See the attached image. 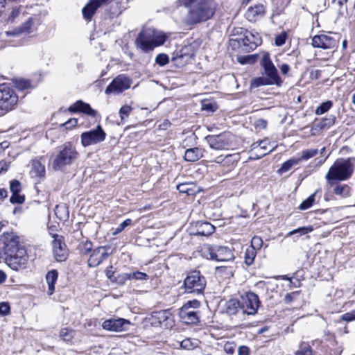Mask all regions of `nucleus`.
<instances>
[{"instance_id":"obj_63","label":"nucleus","mask_w":355,"mask_h":355,"mask_svg":"<svg viewBox=\"0 0 355 355\" xmlns=\"http://www.w3.org/2000/svg\"><path fill=\"white\" fill-rule=\"evenodd\" d=\"M20 89H27L30 87V83L28 80H20L17 85Z\"/></svg>"},{"instance_id":"obj_25","label":"nucleus","mask_w":355,"mask_h":355,"mask_svg":"<svg viewBox=\"0 0 355 355\" xmlns=\"http://www.w3.org/2000/svg\"><path fill=\"white\" fill-rule=\"evenodd\" d=\"M68 110L71 112H83L88 116H95L96 111L91 107V106L82 101H78L71 105Z\"/></svg>"},{"instance_id":"obj_23","label":"nucleus","mask_w":355,"mask_h":355,"mask_svg":"<svg viewBox=\"0 0 355 355\" xmlns=\"http://www.w3.org/2000/svg\"><path fill=\"white\" fill-rule=\"evenodd\" d=\"M266 13V8L261 3L256 4L248 8L245 17L251 22H255L262 18Z\"/></svg>"},{"instance_id":"obj_30","label":"nucleus","mask_w":355,"mask_h":355,"mask_svg":"<svg viewBox=\"0 0 355 355\" xmlns=\"http://www.w3.org/2000/svg\"><path fill=\"white\" fill-rule=\"evenodd\" d=\"M58 277V272L56 270L49 271L46 275V281L48 284V293L51 295L55 291V284Z\"/></svg>"},{"instance_id":"obj_20","label":"nucleus","mask_w":355,"mask_h":355,"mask_svg":"<svg viewBox=\"0 0 355 355\" xmlns=\"http://www.w3.org/2000/svg\"><path fill=\"white\" fill-rule=\"evenodd\" d=\"M108 255V248L105 246H101L94 249L88 259L89 266L96 267L98 266L107 258Z\"/></svg>"},{"instance_id":"obj_32","label":"nucleus","mask_w":355,"mask_h":355,"mask_svg":"<svg viewBox=\"0 0 355 355\" xmlns=\"http://www.w3.org/2000/svg\"><path fill=\"white\" fill-rule=\"evenodd\" d=\"M215 230V227L208 222H201L198 225L197 234L209 236Z\"/></svg>"},{"instance_id":"obj_62","label":"nucleus","mask_w":355,"mask_h":355,"mask_svg":"<svg viewBox=\"0 0 355 355\" xmlns=\"http://www.w3.org/2000/svg\"><path fill=\"white\" fill-rule=\"evenodd\" d=\"M10 163L4 160L0 161V173L6 171L8 169Z\"/></svg>"},{"instance_id":"obj_53","label":"nucleus","mask_w":355,"mask_h":355,"mask_svg":"<svg viewBox=\"0 0 355 355\" xmlns=\"http://www.w3.org/2000/svg\"><path fill=\"white\" fill-rule=\"evenodd\" d=\"M180 346L182 348L188 350L193 349L196 347L190 339L183 340L180 343Z\"/></svg>"},{"instance_id":"obj_24","label":"nucleus","mask_w":355,"mask_h":355,"mask_svg":"<svg viewBox=\"0 0 355 355\" xmlns=\"http://www.w3.org/2000/svg\"><path fill=\"white\" fill-rule=\"evenodd\" d=\"M206 140L209 146L216 150H223L228 145L225 135H209Z\"/></svg>"},{"instance_id":"obj_16","label":"nucleus","mask_w":355,"mask_h":355,"mask_svg":"<svg viewBox=\"0 0 355 355\" xmlns=\"http://www.w3.org/2000/svg\"><path fill=\"white\" fill-rule=\"evenodd\" d=\"M209 259L217 261H230L234 259L232 251L227 247L207 248Z\"/></svg>"},{"instance_id":"obj_9","label":"nucleus","mask_w":355,"mask_h":355,"mask_svg":"<svg viewBox=\"0 0 355 355\" xmlns=\"http://www.w3.org/2000/svg\"><path fill=\"white\" fill-rule=\"evenodd\" d=\"M184 286L188 292L199 294L205 289L206 281L205 277L200 275V272L193 271L185 279Z\"/></svg>"},{"instance_id":"obj_3","label":"nucleus","mask_w":355,"mask_h":355,"mask_svg":"<svg viewBox=\"0 0 355 355\" xmlns=\"http://www.w3.org/2000/svg\"><path fill=\"white\" fill-rule=\"evenodd\" d=\"M170 37V33H164L153 28H145L139 33L135 44L143 52L148 53L164 45Z\"/></svg>"},{"instance_id":"obj_18","label":"nucleus","mask_w":355,"mask_h":355,"mask_svg":"<svg viewBox=\"0 0 355 355\" xmlns=\"http://www.w3.org/2000/svg\"><path fill=\"white\" fill-rule=\"evenodd\" d=\"M130 322L123 318L110 319L105 320L102 327L107 331L120 332L128 330Z\"/></svg>"},{"instance_id":"obj_51","label":"nucleus","mask_w":355,"mask_h":355,"mask_svg":"<svg viewBox=\"0 0 355 355\" xmlns=\"http://www.w3.org/2000/svg\"><path fill=\"white\" fill-rule=\"evenodd\" d=\"M217 108L215 103H212L209 101H204L202 102V109L209 112H214Z\"/></svg>"},{"instance_id":"obj_13","label":"nucleus","mask_w":355,"mask_h":355,"mask_svg":"<svg viewBox=\"0 0 355 355\" xmlns=\"http://www.w3.org/2000/svg\"><path fill=\"white\" fill-rule=\"evenodd\" d=\"M339 36L336 33L329 35H315L312 38V45L315 48H321L324 49H334L338 46Z\"/></svg>"},{"instance_id":"obj_54","label":"nucleus","mask_w":355,"mask_h":355,"mask_svg":"<svg viewBox=\"0 0 355 355\" xmlns=\"http://www.w3.org/2000/svg\"><path fill=\"white\" fill-rule=\"evenodd\" d=\"M92 248V243L89 241H86L80 246V252L83 254H87L89 253Z\"/></svg>"},{"instance_id":"obj_10","label":"nucleus","mask_w":355,"mask_h":355,"mask_svg":"<svg viewBox=\"0 0 355 355\" xmlns=\"http://www.w3.org/2000/svg\"><path fill=\"white\" fill-rule=\"evenodd\" d=\"M260 64L264 70L266 76L270 80V83H276V85H280L282 84V79L268 53H263L262 54Z\"/></svg>"},{"instance_id":"obj_27","label":"nucleus","mask_w":355,"mask_h":355,"mask_svg":"<svg viewBox=\"0 0 355 355\" xmlns=\"http://www.w3.org/2000/svg\"><path fill=\"white\" fill-rule=\"evenodd\" d=\"M223 311L228 315L236 314L241 309L240 301L236 299H230L223 304Z\"/></svg>"},{"instance_id":"obj_19","label":"nucleus","mask_w":355,"mask_h":355,"mask_svg":"<svg viewBox=\"0 0 355 355\" xmlns=\"http://www.w3.org/2000/svg\"><path fill=\"white\" fill-rule=\"evenodd\" d=\"M113 1L114 0H89L88 3L82 9L84 19L90 21L98 8L106 6Z\"/></svg>"},{"instance_id":"obj_7","label":"nucleus","mask_w":355,"mask_h":355,"mask_svg":"<svg viewBox=\"0 0 355 355\" xmlns=\"http://www.w3.org/2000/svg\"><path fill=\"white\" fill-rule=\"evenodd\" d=\"M18 101V96L13 89L5 84L0 85V110L8 112L12 110Z\"/></svg>"},{"instance_id":"obj_31","label":"nucleus","mask_w":355,"mask_h":355,"mask_svg":"<svg viewBox=\"0 0 355 355\" xmlns=\"http://www.w3.org/2000/svg\"><path fill=\"white\" fill-rule=\"evenodd\" d=\"M177 189L180 193H187L188 196H193L198 192L196 184L191 182L180 184L177 186Z\"/></svg>"},{"instance_id":"obj_4","label":"nucleus","mask_w":355,"mask_h":355,"mask_svg":"<svg viewBox=\"0 0 355 355\" xmlns=\"http://www.w3.org/2000/svg\"><path fill=\"white\" fill-rule=\"evenodd\" d=\"M355 168V159L353 157L337 159L329 168L325 178L327 181H344L349 179Z\"/></svg>"},{"instance_id":"obj_33","label":"nucleus","mask_w":355,"mask_h":355,"mask_svg":"<svg viewBox=\"0 0 355 355\" xmlns=\"http://www.w3.org/2000/svg\"><path fill=\"white\" fill-rule=\"evenodd\" d=\"M301 161L302 158H299L298 157H293L289 159L282 164V166L278 170V173L282 174L288 171L293 166L298 165Z\"/></svg>"},{"instance_id":"obj_35","label":"nucleus","mask_w":355,"mask_h":355,"mask_svg":"<svg viewBox=\"0 0 355 355\" xmlns=\"http://www.w3.org/2000/svg\"><path fill=\"white\" fill-rule=\"evenodd\" d=\"M350 187L347 184L338 185L334 189V193L343 198H347L350 195Z\"/></svg>"},{"instance_id":"obj_21","label":"nucleus","mask_w":355,"mask_h":355,"mask_svg":"<svg viewBox=\"0 0 355 355\" xmlns=\"http://www.w3.org/2000/svg\"><path fill=\"white\" fill-rule=\"evenodd\" d=\"M33 19L32 18H29L21 26L6 31L4 33H1V36L16 37L24 33H30L33 32Z\"/></svg>"},{"instance_id":"obj_36","label":"nucleus","mask_w":355,"mask_h":355,"mask_svg":"<svg viewBox=\"0 0 355 355\" xmlns=\"http://www.w3.org/2000/svg\"><path fill=\"white\" fill-rule=\"evenodd\" d=\"M318 190H316L313 194H311L308 198L304 200L299 206L300 210H306L310 208L313 202H315V196Z\"/></svg>"},{"instance_id":"obj_39","label":"nucleus","mask_w":355,"mask_h":355,"mask_svg":"<svg viewBox=\"0 0 355 355\" xmlns=\"http://www.w3.org/2000/svg\"><path fill=\"white\" fill-rule=\"evenodd\" d=\"M313 230V228L311 225L306 226V227H301L297 229L293 230L291 232H289L286 236H291L295 234H300V235H305L308 233L311 232Z\"/></svg>"},{"instance_id":"obj_34","label":"nucleus","mask_w":355,"mask_h":355,"mask_svg":"<svg viewBox=\"0 0 355 355\" xmlns=\"http://www.w3.org/2000/svg\"><path fill=\"white\" fill-rule=\"evenodd\" d=\"M335 118L330 116L329 118L322 119L315 123V126L320 130L328 129L334 124Z\"/></svg>"},{"instance_id":"obj_48","label":"nucleus","mask_w":355,"mask_h":355,"mask_svg":"<svg viewBox=\"0 0 355 355\" xmlns=\"http://www.w3.org/2000/svg\"><path fill=\"white\" fill-rule=\"evenodd\" d=\"M24 200V196L20 195L19 193H13L10 198V202L12 204H21Z\"/></svg>"},{"instance_id":"obj_1","label":"nucleus","mask_w":355,"mask_h":355,"mask_svg":"<svg viewBox=\"0 0 355 355\" xmlns=\"http://www.w3.org/2000/svg\"><path fill=\"white\" fill-rule=\"evenodd\" d=\"M0 250L7 254L6 261L11 269L17 271L26 268L28 262L26 251L19 246L12 234L3 233L0 236Z\"/></svg>"},{"instance_id":"obj_61","label":"nucleus","mask_w":355,"mask_h":355,"mask_svg":"<svg viewBox=\"0 0 355 355\" xmlns=\"http://www.w3.org/2000/svg\"><path fill=\"white\" fill-rule=\"evenodd\" d=\"M77 123H78V120L76 119L72 118V119H69L67 122H65L64 123V125L67 128H71L72 127L76 126Z\"/></svg>"},{"instance_id":"obj_44","label":"nucleus","mask_w":355,"mask_h":355,"mask_svg":"<svg viewBox=\"0 0 355 355\" xmlns=\"http://www.w3.org/2000/svg\"><path fill=\"white\" fill-rule=\"evenodd\" d=\"M295 355H312V351L308 344L302 343L300 349L295 352Z\"/></svg>"},{"instance_id":"obj_43","label":"nucleus","mask_w":355,"mask_h":355,"mask_svg":"<svg viewBox=\"0 0 355 355\" xmlns=\"http://www.w3.org/2000/svg\"><path fill=\"white\" fill-rule=\"evenodd\" d=\"M132 224V220L130 218H128L123 221L119 226L112 230V234L113 236H116V234L121 232L126 227Z\"/></svg>"},{"instance_id":"obj_50","label":"nucleus","mask_w":355,"mask_h":355,"mask_svg":"<svg viewBox=\"0 0 355 355\" xmlns=\"http://www.w3.org/2000/svg\"><path fill=\"white\" fill-rule=\"evenodd\" d=\"M21 189V183L19 181L13 180L10 181V191L13 193H19Z\"/></svg>"},{"instance_id":"obj_41","label":"nucleus","mask_w":355,"mask_h":355,"mask_svg":"<svg viewBox=\"0 0 355 355\" xmlns=\"http://www.w3.org/2000/svg\"><path fill=\"white\" fill-rule=\"evenodd\" d=\"M332 102L331 101H327L326 102L322 103L319 105L315 110V114L317 115H321L327 112L331 107Z\"/></svg>"},{"instance_id":"obj_42","label":"nucleus","mask_w":355,"mask_h":355,"mask_svg":"<svg viewBox=\"0 0 355 355\" xmlns=\"http://www.w3.org/2000/svg\"><path fill=\"white\" fill-rule=\"evenodd\" d=\"M74 336V331L68 328H62L60 331V337L64 341H70Z\"/></svg>"},{"instance_id":"obj_38","label":"nucleus","mask_w":355,"mask_h":355,"mask_svg":"<svg viewBox=\"0 0 355 355\" xmlns=\"http://www.w3.org/2000/svg\"><path fill=\"white\" fill-rule=\"evenodd\" d=\"M269 78L266 77H259L257 78L252 81L251 87H258L262 85H276V83H270Z\"/></svg>"},{"instance_id":"obj_58","label":"nucleus","mask_w":355,"mask_h":355,"mask_svg":"<svg viewBox=\"0 0 355 355\" xmlns=\"http://www.w3.org/2000/svg\"><path fill=\"white\" fill-rule=\"evenodd\" d=\"M342 318L343 320L347 321V322L352 321V320H355V311H352L351 312L345 313L342 316Z\"/></svg>"},{"instance_id":"obj_46","label":"nucleus","mask_w":355,"mask_h":355,"mask_svg":"<svg viewBox=\"0 0 355 355\" xmlns=\"http://www.w3.org/2000/svg\"><path fill=\"white\" fill-rule=\"evenodd\" d=\"M263 245V241L259 236H254L251 241L250 248H253L254 250H259Z\"/></svg>"},{"instance_id":"obj_8","label":"nucleus","mask_w":355,"mask_h":355,"mask_svg":"<svg viewBox=\"0 0 355 355\" xmlns=\"http://www.w3.org/2000/svg\"><path fill=\"white\" fill-rule=\"evenodd\" d=\"M106 138V133L101 125L95 129L84 132L80 135V141L83 147H88L103 142Z\"/></svg>"},{"instance_id":"obj_2","label":"nucleus","mask_w":355,"mask_h":355,"mask_svg":"<svg viewBox=\"0 0 355 355\" xmlns=\"http://www.w3.org/2000/svg\"><path fill=\"white\" fill-rule=\"evenodd\" d=\"M188 8V20L191 24L206 21L212 18L216 10L214 0H182Z\"/></svg>"},{"instance_id":"obj_56","label":"nucleus","mask_w":355,"mask_h":355,"mask_svg":"<svg viewBox=\"0 0 355 355\" xmlns=\"http://www.w3.org/2000/svg\"><path fill=\"white\" fill-rule=\"evenodd\" d=\"M128 279H131L130 273H122L117 276L116 281L119 284H123Z\"/></svg>"},{"instance_id":"obj_14","label":"nucleus","mask_w":355,"mask_h":355,"mask_svg":"<svg viewBox=\"0 0 355 355\" xmlns=\"http://www.w3.org/2000/svg\"><path fill=\"white\" fill-rule=\"evenodd\" d=\"M195 53L196 49L192 44L185 45L175 51L172 60L177 66L182 67L189 62Z\"/></svg>"},{"instance_id":"obj_40","label":"nucleus","mask_w":355,"mask_h":355,"mask_svg":"<svg viewBox=\"0 0 355 355\" xmlns=\"http://www.w3.org/2000/svg\"><path fill=\"white\" fill-rule=\"evenodd\" d=\"M318 152L319 150L317 148L306 149L302 151L301 156L298 157L302 158V160H308L309 159L315 157Z\"/></svg>"},{"instance_id":"obj_15","label":"nucleus","mask_w":355,"mask_h":355,"mask_svg":"<svg viewBox=\"0 0 355 355\" xmlns=\"http://www.w3.org/2000/svg\"><path fill=\"white\" fill-rule=\"evenodd\" d=\"M276 147L274 142L271 143L268 139H264L252 144V155H254V159H259L273 151Z\"/></svg>"},{"instance_id":"obj_60","label":"nucleus","mask_w":355,"mask_h":355,"mask_svg":"<svg viewBox=\"0 0 355 355\" xmlns=\"http://www.w3.org/2000/svg\"><path fill=\"white\" fill-rule=\"evenodd\" d=\"M238 355H250V349L245 345L240 346L238 349Z\"/></svg>"},{"instance_id":"obj_17","label":"nucleus","mask_w":355,"mask_h":355,"mask_svg":"<svg viewBox=\"0 0 355 355\" xmlns=\"http://www.w3.org/2000/svg\"><path fill=\"white\" fill-rule=\"evenodd\" d=\"M148 320L150 324L154 327L162 326L168 328L172 324L171 314L166 310L153 312L148 318Z\"/></svg>"},{"instance_id":"obj_64","label":"nucleus","mask_w":355,"mask_h":355,"mask_svg":"<svg viewBox=\"0 0 355 355\" xmlns=\"http://www.w3.org/2000/svg\"><path fill=\"white\" fill-rule=\"evenodd\" d=\"M280 70L283 74L286 75L290 71V67L287 64H282L280 66Z\"/></svg>"},{"instance_id":"obj_11","label":"nucleus","mask_w":355,"mask_h":355,"mask_svg":"<svg viewBox=\"0 0 355 355\" xmlns=\"http://www.w3.org/2000/svg\"><path fill=\"white\" fill-rule=\"evenodd\" d=\"M259 305V297L252 292H248L241 297L240 306L244 314L254 315L257 312Z\"/></svg>"},{"instance_id":"obj_57","label":"nucleus","mask_w":355,"mask_h":355,"mask_svg":"<svg viewBox=\"0 0 355 355\" xmlns=\"http://www.w3.org/2000/svg\"><path fill=\"white\" fill-rule=\"evenodd\" d=\"M10 312V306L7 302L0 303V314L2 315H6Z\"/></svg>"},{"instance_id":"obj_47","label":"nucleus","mask_w":355,"mask_h":355,"mask_svg":"<svg viewBox=\"0 0 355 355\" xmlns=\"http://www.w3.org/2000/svg\"><path fill=\"white\" fill-rule=\"evenodd\" d=\"M132 110V107L130 105H123L119 110V114L121 120H123L125 117H127L130 115V112Z\"/></svg>"},{"instance_id":"obj_29","label":"nucleus","mask_w":355,"mask_h":355,"mask_svg":"<svg viewBox=\"0 0 355 355\" xmlns=\"http://www.w3.org/2000/svg\"><path fill=\"white\" fill-rule=\"evenodd\" d=\"M202 157V150L199 148H189L185 151L184 158L187 162H194Z\"/></svg>"},{"instance_id":"obj_59","label":"nucleus","mask_w":355,"mask_h":355,"mask_svg":"<svg viewBox=\"0 0 355 355\" xmlns=\"http://www.w3.org/2000/svg\"><path fill=\"white\" fill-rule=\"evenodd\" d=\"M299 294L298 291L287 293L284 297V302L286 304L291 303L295 297Z\"/></svg>"},{"instance_id":"obj_28","label":"nucleus","mask_w":355,"mask_h":355,"mask_svg":"<svg viewBox=\"0 0 355 355\" xmlns=\"http://www.w3.org/2000/svg\"><path fill=\"white\" fill-rule=\"evenodd\" d=\"M30 174L33 178H43L45 174L44 165L38 159L33 160Z\"/></svg>"},{"instance_id":"obj_49","label":"nucleus","mask_w":355,"mask_h":355,"mask_svg":"<svg viewBox=\"0 0 355 355\" xmlns=\"http://www.w3.org/2000/svg\"><path fill=\"white\" fill-rule=\"evenodd\" d=\"M286 37H287V34L285 32H283V33H280L279 35H277L275 39V44L277 46H282L283 44H285Z\"/></svg>"},{"instance_id":"obj_45","label":"nucleus","mask_w":355,"mask_h":355,"mask_svg":"<svg viewBox=\"0 0 355 355\" xmlns=\"http://www.w3.org/2000/svg\"><path fill=\"white\" fill-rule=\"evenodd\" d=\"M155 62L163 67L168 63V57L165 53H159L155 58Z\"/></svg>"},{"instance_id":"obj_6","label":"nucleus","mask_w":355,"mask_h":355,"mask_svg":"<svg viewBox=\"0 0 355 355\" xmlns=\"http://www.w3.org/2000/svg\"><path fill=\"white\" fill-rule=\"evenodd\" d=\"M200 306L198 300L188 301L179 311V316L182 322L185 324H196L198 322V313L197 309Z\"/></svg>"},{"instance_id":"obj_12","label":"nucleus","mask_w":355,"mask_h":355,"mask_svg":"<svg viewBox=\"0 0 355 355\" xmlns=\"http://www.w3.org/2000/svg\"><path fill=\"white\" fill-rule=\"evenodd\" d=\"M132 80L124 74H120L114 78L111 83L106 87L105 93L106 94H118L129 89L131 86Z\"/></svg>"},{"instance_id":"obj_26","label":"nucleus","mask_w":355,"mask_h":355,"mask_svg":"<svg viewBox=\"0 0 355 355\" xmlns=\"http://www.w3.org/2000/svg\"><path fill=\"white\" fill-rule=\"evenodd\" d=\"M243 45L248 46L250 49H254L261 44V40L257 33H253L246 31L244 37L242 39Z\"/></svg>"},{"instance_id":"obj_55","label":"nucleus","mask_w":355,"mask_h":355,"mask_svg":"<svg viewBox=\"0 0 355 355\" xmlns=\"http://www.w3.org/2000/svg\"><path fill=\"white\" fill-rule=\"evenodd\" d=\"M236 347V343L234 342H227L224 345V350L228 354H233L234 352V349Z\"/></svg>"},{"instance_id":"obj_22","label":"nucleus","mask_w":355,"mask_h":355,"mask_svg":"<svg viewBox=\"0 0 355 355\" xmlns=\"http://www.w3.org/2000/svg\"><path fill=\"white\" fill-rule=\"evenodd\" d=\"M53 252L58 261H64L68 256V250L60 238L57 236L52 243Z\"/></svg>"},{"instance_id":"obj_5","label":"nucleus","mask_w":355,"mask_h":355,"mask_svg":"<svg viewBox=\"0 0 355 355\" xmlns=\"http://www.w3.org/2000/svg\"><path fill=\"white\" fill-rule=\"evenodd\" d=\"M78 155V153L76 148L70 143L66 144L53 159V169L62 170L66 166L71 164L77 159Z\"/></svg>"},{"instance_id":"obj_52","label":"nucleus","mask_w":355,"mask_h":355,"mask_svg":"<svg viewBox=\"0 0 355 355\" xmlns=\"http://www.w3.org/2000/svg\"><path fill=\"white\" fill-rule=\"evenodd\" d=\"M131 279H135L137 280H146L148 279V275L142 272L136 271L130 273Z\"/></svg>"},{"instance_id":"obj_37","label":"nucleus","mask_w":355,"mask_h":355,"mask_svg":"<svg viewBox=\"0 0 355 355\" xmlns=\"http://www.w3.org/2000/svg\"><path fill=\"white\" fill-rule=\"evenodd\" d=\"M257 252L253 248H248L245 252L244 259L247 266L253 263Z\"/></svg>"}]
</instances>
